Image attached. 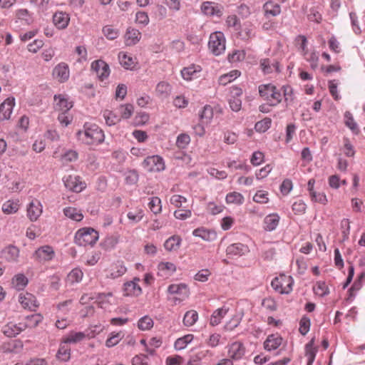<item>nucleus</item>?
<instances>
[{"label": "nucleus", "instance_id": "09e8293b", "mask_svg": "<svg viewBox=\"0 0 365 365\" xmlns=\"http://www.w3.org/2000/svg\"><path fill=\"white\" fill-rule=\"evenodd\" d=\"M198 319V314L195 310L187 311L183 318V324L186 327L192 326Z\"/></svg>", "mask_w": 365, "mask_h": 365}, {"label": "nucleus", "instance_id": "7ed1b4c3", "mask_svg": "<svg viewBox=\"0 0 365 365\" xmlns=\"http://www.w3.org/2000/svg\"><path fill=\"white\" fill-rule=\"evenodd\" d=\"M98 240V232L91 227H84L75 235V243L81 247L93 246Z\"/></svg>", "mask_w": 365, "mask_h": 365}, {"label": "nucleus", "instance_id": "f8f14e48", "mask_svg": "<svg viewBox=\"0 0 365 365\" xmlns=\"http://www.w3.org/2000/svg\"><path fill=\"white\" fill-rule=\"evenodd\" d=\"M65 187L73 192H80L85 187L83 183L80 180V177L76 175H68L63 178Z\"/></svg>", "mask_w": 365, "mask_h": 365}, {"label": "nucleus", "instance_id": "6e6552de", "mask_svg": "<svg viewBox=\"0 0 365 365\" xmlns=\"http://www.w3.org/2000/svg\"><path fill=\"white\" fill-rule=\"evenodd\" d=\"M43 212V205L38 200H32L27 205V217L31 222H36Z\"/></svg>", "mask_w": 365, "mask_h": 365}, {"label": "nucleus", "instance_id": "20e7f679", "mask_svg": "<svg viewBox=\"0 0 365 365\" xmlns=\"http://www.w3.org/2000/svg\"><path fill=\"white\" fill-rule=\"evenodd\" d=\"M225 37L222 32L215 31L210 34L208 48L215 56H220L225 51Z\"/></svg>", "mask_w": 365, "mask_h": 365}, {"label": "nucleus", "instance_id": "de8ad7c7", "mask_svg": "<svg viewBox=\"0 0 365 365\" xmlns=\"http://www.w3.org/2000/svg\"><path fill=\"white\" fill-rule=\"evenodd\" d=\"M83 275L81 269L75 268L68 274L66 280L70 284L77 283L82 279Z\"/></svg>", "mask_w": 365, "mask_h": 365}, {"label": "nucleus", "instance_id": "2eb2a0df", "mask_svg": "<svg viewBox=\"0 0 365 365\" xmlns=\"http://www.w3.org/2000/svg\"><path fill=\"white\" fill-rule=\"evenodd\" d=\"M53 76L61 83L67 81L70 76L68 66L65 63H60L53 68Z\"/></svg>", "mask_w": 365, "mask_h": 365}, {"label": "nucleus", "instance_id": "bf43d9fd", "mask_svg": "<svg viewBox=\"0 0 365 365\" xmlns=\"http://www.w3.org/2000/svg\"><path fill=\"white\" fill-rule=\"evenodd\" d=\"M158 268L159 271L165 272L168 274H171L176 271L175 264L170 262L159 263Z\"/></svg>", "mask_w": 365, "mask_h": 365}, {"label": "nucleus", "instance_id": "ea45409f", "mask_svg": "<svg viewBox=\"0 0 365 365\" xmlns=\"http://www.w3.org/2000/svg\"><path fill=\"white\" fill-rule=\"evenodd\" d=\"M344 123L345 125L355 134L359 133L357 123L355 122L352 114L349 111H346L344 113Z\"/></svg>", "mask_w": 365, "mask_h": 365}, {"label": "nucleus", "instance_id": "864d4df0", "mask_svg": "<svg viewBox=\"0 0 365 365\" xmlns=\"http://www.w3.org/2000/svg\"><path fill=\"white\" fill-rule=\"evenodd\" d=\"M272 120L269 118H264V119L257 122L255 125V129L257 132L264 133L271 126Z\"/></svg>", "mask_w": 365, "mask_h": 365}, {"label": "nucleus", "instance_id": "1a4fd4ad", "mask_svg": "<svg viewBox=\"0 0 365 365\" xmlns=\"http://www.w3.org/2000/svg\"><path fill=\"white\" fill-rule=\"evenodd\" d=\"M91 70L101 81L107 78L110 75L109 66L103 60H96L92 62Z\"/></svg>", "mask_w": 365, "mask_h": 365}, {"label": "nucleus", "instance_id": "39448f33", "mask_svg": "<svg viewBox=\"0 0 365 365\" xmlns=\"http://www.w3.org/2000/svg\"><path fill=\"white\" fill-rule=\"evenodd\" d=\"M271 285L279 294H289L292 290L293 279L291 276L281 274L272 281Z\"/></svg>", "mask_w": 365, "mask_h": 365}, {"label": "nucleus", "instance_id": "393cba45", "mask_svg": "<svg viewBox=\"0 0 365 365\" xmlns=\"http://www.w3.org/2000/svg\"><path fill=\"white\" fill-rule=\"evenodd\" d=\"M263 10L266 17L277 16L281 13L280 6L272 1H267L263 5Z\"/></svg>", "mask_w": 365, "mask_h": 365}, {"label": "nucleus", "instance_id": "a211bd4d", "mask_svg": "<svg viewBox=\"0 0 365 365\" xmlns=\"http://www.w3.org/2000/svg\"><path fill=\"white\" fill-rule=\"evenodd\" d=\"M260 68L264 74L272 73L274 71L280 72L279 62L276 60L263 58L260 60Z\"/></svg>", "mask_w": 365, "mask_h": 365}, {"label": "nucleus", "instance_id": "423d86ee", "mask_svg": "<svg viewBox=\"0 0 365 365\" xmlns=\"http://www.w3.org/2000/svg\"><path fill=\"white\" fill-rule=\"evenodd\" d=\"M142 166L150 173L160 172L165 168L163 158L158 155L147 157L142 163Z\"/></svg>", "mask_w": 365, "mask_h": 365}, {"label": "nucleus", "instance_id": "58836bf2", "mask_svg": "<svg viewBox=\"0 0 365 365\" xmlns=\"http://www.w3.org/2000/svg\"><path fill=\"white\" fill-rule=\"evenodd\" d=\"M126 272L125 267L123 264L122 262H118L117 263L112 265L110 269L109 273L110 277L113 279L118 278L122 275H123Z\"/></svg>", "mask_w": 365, "mask_h": 365}, {"label": "nucleus", "instance_id": "69168bd1", "mask_svg": "<svg viewBox=\"0 0 365 365\" xmlns=\"http://www.w3.org/2000/svg\"><path fill=\"white\" fill-rule=\"evenodd\" d=\"M149 120V115L145 112L138 113L134 118V125L140 126L145 125Z\"/></svg>", "mask_w": 365, "mask_h": 365}, {"label": "nucleus", "instance_id": "bb28decb", "mask_svg": "<svg viewBox=\"0 0 365 365\" xmlns=\"http://www.w3.org/2000/svg\"><path fill=\"white\" fill-rule=\"evenodd\" d=\"M229 308L225 306L216 309L211 315L210 320V325L212 327L218 325L227 314Z\"/></svg>", "mask_w": 365, "mask_h": 365}, {"label": "nucleus", "instance_id": "774afa93", "mask_svg": "<svg viewBox=\"0 0 365 365\" xmlns=\"http://www.w3.org/2000/svg\"><path fill=\"white\" fill-rule=\"evenodd\" d=\"M103 116L106 124L109 126L115 125L120 121V118L110 111H105Z\"/></svg>", "mask_w": 365, "mask_h": 365}, {"label": "nucleus", "instance_id": "473e14b6", "mask_svg": "<svg viewBox=\"0 0 365 365\" xmlns=\"http://www.w3.org/2000/svg\"><path fill=\"white\" fill-rule=\"evenodd\" d=\"M19 207V200H9L2 205V211L6 215H11L17 212Z\"/></svg>", "mask_w": 365, "mask_h": 365}, {"label": "nucleus", "instance_id": "052dcab7", "mask_svg": "<svg viewBox=\"0 0 365 365\" xmlns=\"http://www.w3.org/2000/svg\"><path fill=\"white\" fill-rule=\"evenodd\" d=\"M139 178L138 173L135 170H130L125 173V180L128 185L135 184Z\"/></svg>", "mask_w": 365, "mask_h": 365}, {"label": "nucleus", "instance_id": "8fccbe9b", "mask_svg": "<svg viewBox=\"0 0 365 365\" xmlns=\"http://www.w3.org/2000/svg\"><path fill=\"white\" fill-rule=\"evenodd\" d=\"M120 63L126 69H132L134 67L135 62L131 56L126 53L120 52L118 55Z\"/></svg>", "mask_w": 365, "mask_h": 365}, {"label": "nucleus", "instance_id": "49530a36", "mask_svg": "<svg viewBox=\"0 0 365 365\" xmlns=\"http://www.w3.org/2000/svg\"><path fill=\"white\" fill-rule=\"evenodd\" d=\"M153 319L148 315L141 317L138 322V327L142 331L150 330L153 328Z\"/></svg>", "mask_w": 365, "mask_h": 365}, {"label": "nucleus", "instance_id": "6e6d98bb", "mask_svg": "<svg viewBox=\"0 0 365 365\" xmlns=\"http://www.w3.org/2000/svg\"><path fill=\"white\" fill-rule=\"evenodd\" d=\"M226 202L227 203H235L240 205L244 202V197L240 192H230L226 196Z\"/></svg>", "mask_w": 365, "mask_h": 365}, {"label": "nucleus", "instance_id": "0e129e2a", "mask_svg": "<svg viewBox=\"0 0 365 365\" xmlns=\"http://www.w3.org/2000/svg\"><path fill=\"white\" fill-rule=\"evenodd\" d=\"M103 33L105 36L110 40L115 39L118 36V30L113 29L110 26H106L103 28Z\"/></svg>", "mask_w": 365, "mask_h": 365}, {"label": "nucleus", "instance_id": "f3484780", "mask_svg": "<svg viewBox=\"0 0 365 365\" xmlns=\"http://www.w3.org/2000/svg\"><path fill=\"white\" fill-rule=\"evenodd\" d=\"M140 279L134 278L133 280L124 284L123 292L125 296H138L142 293V289L138 284Z\"/></svg>", "mask_w": 365, "mask_h": 365}, {"label": "nucleus", "instance_id": "c9c22d12", "mask_svg": "<svg viewBox=\"0 0 365 365\" xmlns=\"http://www.w3.org/2000/svg\"><path fill=\"white\" fill-rule=\"evenodd\" d=\"M68 344L63 340L56 354L57 358L63 361H68L71 356V348Z\"/></svg>", "mask_w": 365, "mask_h": 365}, {"label": "nucleus", "instance_id": "a19ab883", "mask_svg": "<svg viewBox=\"0 0 365 365\" xmlns=\"http://www.w3.org/2000/svg\"><path fill=\"white\" fill-rule=\"evenodd\" d=\"M13 287L18 290L23 289L28 284V279L23 274L15 275L11 281Z\"/></svg>", "mask_w": 365, "mask_h": 365}, {"label": "nucleus", "instance_id": "72a5a7b5", "mask_svg": "<svg viewBox=\"0 0 365 365\" xmlns=\"http://www.w3.org/2000/svg\"><path fill=\"white\" fill-rule=\"evenodd\" d=\"M314 339H312L305 346V356L307 357V365H312L315 359L317 352V348L314 346Z\"/></svg>", "mask_w": 365, "mask_h": 365}, {"label": "nucleus", "instance_id": "0eeeda50", "mask_svg": "<svg viewBox=\"0 0 365 365\" xmlns=\"http://www.w3.org/2000/svg\"><path fill=\"white\" fill-rule=\"evenodd\" d=\"M55 252L51 246L44 245L38 248L33 255L34 260L45 262L53 259Z\"/></svg>", "mask_w": 365, "mask_h": 365}, {"label": "nucleus", "instance_id": "a18cd8bd", "mask_svg": "<svg viewBox=\"0 0 365 365\" xmlns=\"http://www.w3.org/2000/svg\"><path fill=\"white\" fill-rule=\"evenodd\" d=\"M281 90L283 92L284 100L287 106L291 105L294 100L293 88L289 85H284Z\"/></svg>", "mask_w": 365, "mask_h": 365}, {"label": "nucleus", "instance_id": "6ab92c4d", "mask_svg": "<svg viewBox=\"0 0 365 365\" xmlns=\"http://www.w3.org/2000/svg\"><path fill=\"white\" fill-rule=\"evenodd\" d=\"M192 235L207 242H212L217 239V233L215 231L204 227L195 229Z\"/></svg>", "mask_w": 365, "mask_h": 365}, {"label": "nucleus", "instance_id": "9d476101", "mask_svg": "<svg viewBox=\"0 0 365 365\" xmlns=\"http://www.w3.org/2000/svg\"><path fill=\"white\" fill-rule=\"evenodd\" d=\"M229 359L232 361L241 359L245 354V347L240 341H235L227 346Z\"/></svg>", "mask_w": 365, "mask_h": 365}, {"label": "nucleus", "instance_id": "e2e57ef3", "mask_svg": "<svg viewBox=\"0 0 365 365\" xmlns=\"http://www.w3.org/2000/svg\"><path fill=\"white\" fill-rule=\"evenodd\" d=\"M307 205L302 200L295 201L292 205V210L296 215H303L305 213Z\"/></svg>", "mask_w": 365, "mask_h": 365}, {"label": "nucleus", "instance_id": "f257e3e1", "mask_svg": "<svg viewBox=\"0 0 365 365\" xmlns=\"http://www.w3.org/2000/svg\"><path fill=\"white\" fill-rule=\"evenodd\" d=\"M76 138L82 143L97 145L104 141L105 135L103 131L97 125L86 123L83 130H79L76 133Z\"/></svg>", "mask_w": 365, "mask_h": 365}, {"label": "nucleus", "instance_id": "c03bdc74", "mask_svg": "<svg viewBox=\"0 0 365 365\" xmlns=\"http://www.w3.org/2000/svg\"><path fill=\"white\" fill-rule=\"evenodd\" d=\"M43 317L40 314H34L26 317V322L23 324L26 327L34 328L42 321Z\"/></svg>", "mask_w": 365, "mask_h": 365}, {"label": "nucleus", "instance_id": "4c0bfd02", "mask_svg": "<svg viewBox=\"0 0 365 365\" xmlns=\"http://www.w3.org/2000/svg\"><path fill=\"white\" fill-rule=\"evenodd\" d=\"M194 339L192 334H187L182 337L178 338L174 344V347L176 350L184 349Z\"/></svg>", "mask_w": 365, "mask_h": 365}, {"label": "nucleus", "instance_id": "13d9d810", "mask_svg": "<svg viewBox=\"0 0 365 365\" xmlns=\"http://www.w3.org/2000/svg\"><path fill=\"white\" fill-rule=\"evenodd\" d=\"M242 318V316L240 314L234 315L232 318L225 325V329L227 331H232L234 329L239 326Z\"/></svg>", "mask_w": 365, "mask_h": 365}, {"label": "nucleus", "instance_id": "37998d69", "mask_svg": "<svg viewBox=\"0 0 365 365\" xmlns=\"http://www.w3.org/2000/svg\"><path fill=\"white\" fill-rule=\"evenodd\" d=\"M124 337V334L122 331L112 332L110 336L106 341V346L108 348L117 345Z\"/></svg>", "mask_w": 365, "mask_h": 365}, {"label": "nucleus", "instance_id": "3c124183", "mask_svg": "<svg viewBox=\"0 0 365 365\" xmlns=\"http://www.w3.org/2000/svg\"><path fill=\"white\" fill-rule=\"evenodd\" d=\"M113 297L112 292L108 293H97L95 296L90 297L88 294H83L80 299V302L81 304H86L88 300L90 299H96L99 302H102L103 301L104 297Z\"/></svg>", "mask_w": 365, "mask_h": 365}, {"label": "nucleus", "instance_id": "e433bc0d", "mask_svg": "<svg viewBox=\"0 0 365 365\" xmlns=\"http://www.w3.org/2000/svg\"><path fill=\"white\" fill-rule=\"evenodd\" d=\"M63 213L67 217L76 222H80L83 218V214L76 207H65L63 209Z\"/></svg>", "mask_w": 365, "mask_h": 365}, {"label": "nucleus", "instance_id": "9b49d317", "mask_svg": "<svg viewBox=\"0 0 365 365\" xmlns=\"http://www.w3.org/2000/svg\"><path fill=\"white\" fill-rule=\"evenodd\" d=\"M222 9V6L212 1H205L201 5L202 12L207 16L221 17Z\"/></svg>", "mask_w": 365, "mask_h": 365}, {"label": "nucleus", "instance_id": "aec40b11", "mask_svg": "<svg viewBox=\"0 0 365 365\" xmlns=\"http://www.w3.org/2000/svg\"><path fill=\"white\" fill-rule=\"evenodd\" d=\"M250 251L249 247L242 243H234L227 247L226 252L229 255L232 256H242L248 253Z\"/></svg>", "mask_w": 365, "mask_h": 365}, {"label": "nucleus", "instance_id": "c756f323", "mask_svg": "<svg viewBox=\"0 0 365 365\" xmlns=\"http://www.w3.org/2000/svg\"><path fill=\"white\" fill-rule=\"evenodd\" d=\"M86 339L84 331H70L63 340L67 344H77Z\"/></svg>", "mask_w": 365, "mask_h": 365}, {"label": "nucleus", "instance_id": "338daca9", "mask_svg": "<svg viewBox=\"0 0 365 365\" xmlns=\"http://www.w3.org/2000/svg\"><path fill=\"white\" fill-rule=\"evenodd\" d=\"M120 109L121 117L123 118L128 119L132 115V114L133 113L134 108L132 104L128 103V104L122 105L120 107Z\"/></svg>", "mask_w": 365, "mask_h": 365}, {"label": "nucleus", "instance_id": "603ef678", "mask_svg": "<svg viewBox=\"0 0 365 365\" xmlns=\"http://www.w3.org/2000/svg\"><path fill=\"white\" fill-rule=\"evenodd\" d=\"M148 207L155 215L160 213L162 211L161 200L158 197H150Z\"/></svg>", "mask_w": 365, "mask_h": 365}, {"label": "nucleus", "instance_id": "dca6fc26", "mask_svg": "<svg viewBox=\"0 0 365 365\" xmlns=\"http://www.w3.org/2000/svg\"><path fill=\"white\" fill-rule=\"evenodd\" d=\"M54 109L59 113L68 112L73 107V103L69 102L63 95L54 96Z\"/></svg>", "mask_w": 365, "mask_h": 365}, {"label": "nucleus", "instance_id": "f03ea898", "mask_svg": "<svg viewBox=\"0 0 365 365\" xmlns=\"http://www.w3.org/2000/svg\"><path fill=\"white\" fill-rule=\"evenodd\" d=\"M258 91L260 97L269 103L271 106H276L282 101L281 91L272 83L259 85Z\"/></svg>", "mask_w": 365, "mask_h": 365}, {"label": "nucleus", "instance_id": "2f4dec72", "mask_svg": "<svg viewBox=\"0 0 365 365\" xmlns=\"http://www.w3.org/2000/svg\"><path fill=\"white\" fill-rule=\"evenodd\" d=\"M182 239L178 235H173L165 240L164 247L169 252L176 251L179 249Z\"/></svg>", "mask_w": 365, "mask_h": 365}, {"label": "nucleus", "instance_id": "4d7b16f0", "mask_svg": "<svg viewBox=\"0 0 365 365\" xmlns=\"http://www.w3.org/2000/svg\"><path fill=\"white\" fill-rule=\"evenodd\" d=\"M311 326L310 319L307 316H303L299 322V331L301 334L306 335L309 331Z\"/></svg>", "mask_w": 365, "mask_h": 365}, {"label": "nucleus", "instance_id": "c85d7f7f", "mask_svg": "<svg viewBox=\"0 0 365 365\" xmlns=\"http://www.w3.org/2000/svg\"><path fill=\"white\" fill-rule=\"evenodd\" d=\"M2 255L7 261L16 262L19 257V250L15 246L9 245L2 250Z\"/></svg>", "mask_w": 365, "mask_h": 365}, {"label": "nucleus", "instance_id": "4468645a", "mask_svg": "<svg viewBox=\"0 0 365 365\" xmlns=\"http://www.w3.org/2000/svg\"><path fill=\"white\" fill-rule=\"evenodd\" d=\"M15 105L14 98H7L0 105V120H5L10 118L13 108Z\"/></svg>", "mask_w": 365, "mask_h": 365}, {"label": "nucleus", "instance_id": "5701e85b", "mask_svg": "<svg viewBox=\"0 0 365 365\" xmlns=\"http://www.w3.org/2000/svg\"><path fill=\"white\" fill-rule=\"evenodd\" d=\"M70 17L65 12H56L53 16V21L55 26L59 29H63L68 25Z\"/></svg>", "mask_w": 365, "mask_h": 365}, {"label": "nucleus", "instance_id": "f704fd0d", "mask_svg": "<svg viewBox=\"0 0 365 365\" xmlns=\"http://www.w3.org/2000/svg\"><path fill=\"white\" fill-rule=\"evenodd\" d=\"M213 115L214 112L212 106L206 105L200 113V121L202 122V123H205V125H208L211 123Z\"/></svg>", "mask_w": 365, "mask_h": 365}, {"label": "nucleus", "instance_id": "412c9836", "mask_svg": "<svg viewBox=\"0 0 365 365\" xmlns=\"http://www.w3.org/2000/svg\"><path fill=\"white\" fill-rule=\"evenodd\" d=\"M279 216L277 213H272L267 215L264 219V230L267 232L274 230L279 225Z\"/></svg>", "mask_w": 365, "mask_h": 365}, {"label": "nucleus", "instance_id": "cd10ccee", "mask_svg": "<svg viewBox=\"0 0 365 365\" xmlns=\"http://www.w3.org/2000/svg\"><path fill=\"white\" fill-rule=\"evenodd\" d=\"M168 291L172 294H180L182 296V299L187 297L189 295V289L185 284H170L168 287ZM180 300H182V299Z\"/></svg>", "mask_w": 365, "mask_h": 365}, {"label": "nucleus", "instance_id": "680f3d73", "mask_svg": "<svg viewBox=\"0 0 365 365\" xmlns=\"http://www.w3.org/2000/svg\"><path fill=\"white\" fill-rule=\"evenodd\" d=\"M316 294L324 297L329 294V289L324 282H318L314 287Z\"/></svg>", "mask_w": 365, "mask_h": 365}, {"label": "nucleus", "instance_id": "79ce46f5", "mask_svg": "<svg viewBox=\"0 0 365 365\" xmlns=\"http://www.w3.org/2000/svg\"><path fill=\"white\" fill-rule=\"evenodd\" d=\"M103 329L104 327L101 324L91 325L84 331V334L86 335V339H93L96 335L102 332Z\"/></svg>", "mask_w": 365, "mask_h": 365}, {"label": "nucleus", "instance_id": "b1692460", "mask_svg": "<svg viewBox=\"0 0 365 365\" xmlns=\"http://www.w3.org/2000/svg\"><path fill=\"white\" fill-rule=\"evenodd\" d=\"M25 329V326L23 324L19 323V324H14L12 322L8 323L4 326L3 329L4 334L9 337H14L19 334Z\"/></svg>", "mask_w": 365, "mask_h": 365}, {"label": "nucleus", "instance_id": "ddd939ff", "mask_svg": "<svg viewBox=\"0 0 365 365\" xmlns=\"http://www.w3.org/2000/svg\"><path fill=\"white\" fill-rule=\"evenodd\" d=\"M19 302L24 309L30 311H35L38 307L36 297L28 292L20 294Z\"/></svg>", "mask_w": 365, "mask_h": 365}, {"label": "nucleus", "instance_id": "5fc2aeb1", "mask_svg": "<svg viewBox=\"0 0 365 365\" xmlns=\"http://www.w3.org/2000/svg\"><path fill=\"white\" fill-rule=\"evenodd\" d=\"M240 75V72L237 70L232 71L229 73L222 75L219 78V83L222 86H225L227 83L234 81L238 76Z\"/></svg>", "mask_w": 365, "mask_h": 365}, {"label": "nucleus", "instance_id": "a878e982", "mask_svg": "<svg viewBox=\"0 0 365 365\" xmlns=\"http://www.w3.org/2000/svg\"><path fill=\"white\" fill-rule=\"evenodd\" d=\"M141 38L140 32L135 29H128L125 35V41L127 46L136 44Z\"/></svg>", "mask_w": 365, "mask_h": 365}, {"label": "nucleus", "instance_id": "4be33fe9", "mask_svg": "<svg viewBox=\"0 0 365 365\" xmlns=\"http://www.w3.org/2000/svg\"><path fill=\"white\" fill-rule=\"evenodd\" d=\"M282 338L277 334H271L264 342V348L268 351L277 349L282 344Z\"/></svg>", "mask_w": 365, "mask_h": 365}, {"label": "nucleus", "instance_id": "7c9ffc66", "mask_svg": "<svg viewBox=\"0 0 365 365\" xmlns=\"http://www.w3.org/2000/svg\"><path fill=\"white\" fill-rule=\"evenodd\" d=\"M172 91L171 86L165 81L159 82L155 88V92L158 97L161 98H168Z\"/></svg>", "mask_w": 365, "mask_h": 365}]
</instances>
